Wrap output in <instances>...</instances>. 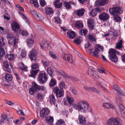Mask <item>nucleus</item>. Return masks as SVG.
<instances>
[{"label": "nucleus", "instance_id": "nucleus-19", "mask_svg": "<svg viewBox=\"0 0 125 125\" xmlns=\"http://www.w3.org/2000/svg\"><path fill=\"white\" fill-rule=\"evenodd\" d=\"M84 88L85 90L87 91H93L97 93L99 92V91L98 90L94 87H89L86 86H84Z\"/></svg>", "mask_w": 125, "mask_h": 125}, {"label": "nucleus", "instance_id": "nucleus-6", "mask_svg": "<svg viewBox=\"0 0 125 125\" xmlns=\"http://www.w3.org/2000/svg\"><path fill=\"white\" fill-rule=\"evenodd\" d=\"M30 11L36 20H41L43 18L42 15L38 11L31 10H30Z\"/></svg>", "mask_w": 125, "mask_h": 125}, {"label": "nucleus", "instance_id": "nucleus-3", "mask_svg": "<svg viewBox=\"0 0 125 125\" xmlns=\"http://www.w3.org/2000/svg\"><path fill=\"white\" fill-rule=\"evenodd\" d=\"M123 11L121 10L120 7H116L110 8L109 9V12L112 15L114 16H117L118 14L122 13Z\"/></svg>", "mask_w": 125, "mask_h": 125}, {"label": "nucleus", "instance_id": "nucleus-52", "mask_svg": "<svg viewBox=\"0 0 125 125\" xmlns=\"http://www.w3.org/2000/svg\"><path fill=\"white\" fill-rule=\"evenodd\" d=\"M99 53V52L96 49H95L94 51L93 52V55L96 57H99V56L98 54Z\"/></svg>", "mask_w": 125, "mask_h": 125}, {"label": "nucleus", "instance_id": "nucleus-9", "mask_svg": "<svg viewBox=\"0 0 125 125\" xmlns=\"http://www.w3.org/2000/svg\"><path fill=\"white\" fill-rule=\"evenodd\" d=\"M123 101L121 102L118 106L120 112L122 116L124 118H125V108L122 104Z\"/></svg>", "mask_w": 125, "mask_h": 125}, {"label": "nucleus", "instance_id": "nucleus-61", "mask_svg": "<svg viewBox=\"0 0 125 125\" xmlns=\"http://www.w3.org/2000/svg\"><path fill=\"white\" fill-rule=\"evenodd\" d=\"M85 48H87L89 47H91L92 45L89 42H87V43L85 44Z\"/></svg>", "mask_w": 125, "mask_h": 125}, {"label": "nucleus", "instance_id": "nucleus-4", "mask_svg": "<svg viewBox=\"0 0 125 125\" xmlns=\"http://www.w3.org/2000/svg\"><path fill=\"white\" fill-rule=\"evenodd\" d=\"M53 92L56 94V96L57 97H61L63 96L64 91L63 89H60L57 87L54 88Z\"/></svg>", "mask_w": 125, "mask_h": 125}, {"label": "nucleus", "instance_id": "nucleus-43", "mask_svg": "<svg viewBox=\"0 0 125 125\" xmlns=\"http://www.w3.org/2000/svg\"><path fill=\"white\" fill-rule=\"evenodd\" d=\"M47 71L48 74L51 77H52V72L51 68L50 67L48 68L47 70Z\"/></svg>", "mask_w": 125, "mask_h": 125}, {"label": "nucleus", "instance_id": "nucleus-14", "mask_svg": "<svg viewBox=\"0 0 125 125\" xmlns=\"http://www.w3.org/2000/svg\"><path fill=\"white\" fill-rule=\"evenodd\" d=\"M33 86L36 92H38L41 90L44 91L46 89L45 87L44 86H40L37 85L35 83H34L33 84Z\"/></svg>", "mask_w": 125, "mask_h": 125}, {"label": "nucleus", "instance_id": "nucleus-48", "mask_svg": "<svg viewBox=\"0 0 125 125\" xmlns=\"http://www.w3.org/2000/svg\"><path fill=\"white\" fill-rule=\"evenodd\" d=\"M20 33L22 36H27L28 34V32L27 31L23 30H21L20 31Z\"/></svg>", "mask_w": 125, "mask_h": 125}, {"label": "nucleus", "instance_id": "nucleus-56", "mask_svg": "<svg viewBox=\"0 0 125 125\" xmlns=\"http://www.w3.org/2000/svg\"><path fill=\"white\" fill-rule=\"evenodd\" d=\"M49 54L54 59H56L57 56L55 54L52 52H49Z\"/></svg>", "mask_w": 125, "mask_h": 125}, {"label": "nucleus", "instance_id": "nucleus-7", "mask_svg": "<svg viewBox=\"0 0 125 125\" xmlns=\"http://www.w3.org/2000/svg\"><path fill=\"white\" fill-rule=\"evenodd\" d=\"M12 30L14 32H17L20 28V25L15 21H12L11 24Z\"/></svg>", "mask_w": 125, "mask_h": 125}, {"label": "nucleus", "instance_id": "nucleus-59", "mask_svg": "<svg viewBox=\"0 0 125 125\" xmlns=\"http://www.w3.org/2000/svg\"><path fill=\"white\" fill-rule=\"evenodd\" d=\"M108 0H102L101 2V5H104L108 3Z\"/></svg>", "mask_w": 125, "mask_h": 125}, {"label": "nucleus", "instance_id": "nucleus-15", "mask_svg": "<svg viewBox=\"0 0 125 125\" xmlns=\"http://www.w3.org/2000/svg\"><path fill=\"white\" fill-rule=\"evenodd\" d=\"M4 66L6 68V70L8 72L10 73L11 71V69L12 66L10 63L8 62H4Z\"/></svg>", "mask_w": 125, "mask_h": 125}, {"label": "nucleus", "instance_id": "nucleus-37", "mask_svg": "<svg viewBox=\"0 0 125 125\" xmlns=\"http://www.w3.org/2000/svg\"><path fill=\"white\" fill-rule=\"evenodd\" d=\"M19 68L21 70L25 71H27V67H25L23 63H21L20 64Z\"/></svg>", "mask_w": 125, "mask_h": 125}, {"label": "nucleus", "instance_id": "nucleus-36", "mask_svg": "<svg viewBox=\"0 0 125 125\" xmlns=\"http://www.w3.org/2000/svg\"><path fill=\"white\" fill-rule=\"evenodd\" d=\"M6 57H7L9 60H12L14 59L15 58V55L13 54H10L7 55Z\"/></svg>", "mask_w": 125, "mask_h": 125}, {"label": "nucleus", "instance_id": "nucleus-26", "mask_svg": "<svg viewBox=\"0 0 125 125\" xmlns=\"http://www.w3.org/2000/svg\"><path fill=\"white\" fill-rule=\"evenodd\" d=\"M41 47L42 48H46L49 46V43L48 42L45 41H42L40 44Z\"/></svg>", "mask_w": 125, "mask_h": 125}, {"label": "nucleus", "instance_id": "nucleus-22", "mask_svg": "<svg viewBox=\"0 0 125 125\" xmlns=\"http://www.w3.org/2000/svg\"><path fill=\"white\" fill-rule=\"evenodd\" d=\"M113 88L114 89L118 92L119 94L121 95H125V94L121 91V89L119 88L118 86L114 85L113 86Z\"/></svg>", "mask_w": 125, "mask_h": 125}, {"label": "nucleus", "instance_id": "nucleus-17", "mask_svg": "<svg viewBox=\"0 0 125 125\" xmlns=\"http://www.w3.org/2000/svg\"><path fill=\"white\" fill-rule=\"evenodd\" d=\"M26 42L27 46L29 47H32L34 42V38L33 37H32L27 39Z\"/></svg>", "mask_w": 125, "mask_h": 125}, {"label": "nucleus", "instance_id": "nucleus-64", "mask_svg": "<svg viewBox=\"0 0 125 125\" xmlns=\"http://www.w3.org/2000/svg\"><path fill=\"white\" fill-rule=\"evenodd\" d=\"M55 22L57 23H60L61 22V20L59 17H55L54 18Z\"/></svg>", "mask_w": 125, "mask_h": 125}, {"label": "nucleus", "instance_id": "nucleus-1", "mask_svg": "<svg viewBox=\"0 0 125 125\" xmlns=\"http://www.w3.org/2000/svg\"><path fill=\"white\" fill-rule=\"evenodd\" d=\"M73 107L76 110H78L83 113L88 111L91 112V110L89 107L88 103L85 101H79L76 104H74Z\"/></svg>", "mask_w": 125, "mask_h": 125}, {"label": "nucleus", "instance_id": "nucleus-45", "mask_svg": "<svg viewBox=\"0 0 125 125\" xmlns=\"http://www.w3.org/2000/svg\"><path fill=\"white\" fill-rule=\"evenodd\" d=\"M81 39L82 38L81 37H79V38L74 40V42L75 43L79 44L81 42Z\"/></svg>", "mask_w": 125, "mask_h": 125}, {"label": "nucleus", "instance_id": "nucleus-25", "mask_svg": "<svg viewBox=\"0 0 125 125\" xmlns=\"http://www.w3.org/2000/svg\"><path fill=\"white\" fill-rule=\"evenodd\" d=\"M57 83L55 79L52 78L51 79L49 83V86L50 87H51L55 85Z\"/></svg>", "mask_w": 125, "mask_h": 125}, {"label": "nucleus", "instance_id": "nucleus-5", "mask_svg": "<svg viewBox=\"0 0 125 125\" xmlns=\"http://www.w3.org/2000/svg\"><path fill=\"white\" fill-rule=\"evenodd\" d=\"M48 79L47 74L45 73H41L39 74L38 80L41 84L45 83Z\"/></svg>", "mask_w": 125, "mask_h": 125}, {"label": "nucleus", "instance_id": "nucleus-60", "mask_svg": "<svg viewBox=\"0 0 125 125\" xmlns=\"http://www.w3.org/2000/svg\"><path fill=\"white\" fill-rule=\"evenodd\" d=\"M40 2L41 5L42 7L44 6L46 4L44 0H40Z\"/></svg>", "mask_w": 125, "mask_h": 125}, {"label": "nucleus", "instance_id": "nucleus-13", "mask_svg": "<svg viewBox=\"0 0 125 125\" xmlns=\"http://www.w3.org/2000/svg\"><path fill=\"white\" fill-rule=\"evenodd\" d=\"M107 125H119L118 122L114 118H110L107 121Z\"/></svg>", "mask_w": 125, "mask_h": 125}, {"label": "nucleus", "instance_id": "nucleus-12", "mask_svg": "<svg viewBox=\"0 0 125 125\" xmlns=\"http://www.w3.org/2000/svg\"><path fill=\"white\" fill-rule=\"evenodd\" d=\"M109 15L106 13H101L99 15V18L101 20L103 21L107 20L109 18Z\"/></svg>", "mask_w": 125, "mask_h": 125}, {"label": "nucleus", "instance_id": "nucleus-21", "mask_svg": "<svg viewBox=\"0 0 125 125\" xmlns=\"http://www.w3.org/2000/svg\"><path fill=\"white\" fill-rule=\"evenodd\" d=\"M89 29L91 30L94 29V22L92 19L89 20L87 21Z\"/></svg>", "mask_w": 125, "mask_h": 125}, {"label": "nucleus", "instance_id": "nucleus-8", "mask_svg": "<svg viewBox=\"0 0 125 125\" xmlns=\"http://www.w3.org/2000/svg\"><path fill=\"white\" fill-rule=\"evenodd\" d=\"M62 58L65 61L70 63H72L73 61L72 56L69 54H64L63 55Z\"/></svg>", "mask_w": 125, "mask_h": 125}, {"label": "nucleus", "instance_id": "nucleus-32", "mask_svg": "<svg viewBox=\"0 0 125 125\" xmlns=\"http://www.w3.org/2000/svg\"><path fill=\"white\" fill-rule=\"evenodd\" d=\"M45 10L46 13L49 15L52 14L53 12V9L51 8L47 7L46 8Z\"/></svg>", "mask_w": 125, "mask_h": 125}, {"label": "nucleus", "instance_id": "nucleus-34", "mask_svg": "<svg viewBox=\"0 0 125 125\" xmlns=\"http://www.w3.org/2000/svg\"><path fill=\"white\" fill-rule=\"evenodd\" d=\"M123 42L122 40H120L118 42L116 43V48L117 49H119L122 47V44Z\"/></svg>", "mask_w": 125, "mask_h": 125}, {"label": "nucleus", "instance_id": "nucleus-24", "mask_svg": "<svg viewBox=\"0 0 125 125\" xmlns=\"http://www.w3.org/2000/svg\"><path fill=\"white\" fill-rule=\"evenodd\" d=\"M85 10V9L83 8L80 9L77 11L76 14L79 16H82L84 14Z\"/></svg>", "mask_w": 125, "mask_h": 125}, {"label": "nucleus", "instance_id": "nucleus-55", "mask_svg": "<svg viewBox=\"0 0 125 125\" xmlns=\"http://www.w3.org/2000/svg\"><path fill=\"white\" fill-rule=\"evenodd\" d=\"M58 73L60 74L64 77H66L67 76V74L62 70H59L58 71Z\"/></svg>", "mask_w": 125, "mask_h": 125}, {"label": "nucleus", "instance_id": "nucleus-2", "mask_svg": "<svg viewBox=\"0 0 125 125\" xmlns=\"http://www.w3.org/2000/svg\"><path fill=\"white\" fill-rule=\"evenodd\" d=\"M109 54V58L112 62H116L118 61V57L116 56V54H119V53L116 50L113 49H110L108 52Z\"/></svg>", "mask_w": 125, "mask_h": 125}, {"label": "nucleus", "instance_id": "nucleus-35", "mask_svg": "<svg viewBox=\"0 0 125 125\" xmlns=\"http://www.w3.org/2000/svg\"><path fill=\"white\" fill-rule=\"evenodd\" d=\"M45 118L46 121L49 123H51L53 121V118L52 116L47 117V116Z\"/></svg>", "mask_w": 125, "mask_h": 125}, {"label": "nucleus", "instance_id": "nucleus-50", "mask_svg": "<svg viewBox=\"0 0 125 125\" xmlns=\"http://www.w3.org/2000/svg\"><path fill=\"white\" fill-rule=\"evenodd\" d=\"M67 78L71 79L73 81H78L79 80L75 77L72 76H69L67 77Z\"/></svg>", "mask_w": 125, "mask_h": 125}, {"label": "nucleus", "instance_id": "nucleus-53", "mask_svg": "<svg viewBox=\"0 0 125 125\" xmlns=\"http://www.w3.org/2000/svg\"><path fill=\"white\" fill-rule=\"evenodd\" d=\"M34 89L33 86L30 88L29 89L30 94L31 95L33 94L34 93Z\"/></svg>", "mask_w": 125, "mask_h": 125}, {"label": "nucleus", "instance_id": "nucleus-58", "mask_svg": "<svg viewBox=\"0 0 125 125\" xmlns=\"http://www.w3.org/2000/svg\"><path fill=\"white\" fill-rule=\"evenodd\" d=\"M5 54L4 50L2 47H0V55L3 56Z\"/></svg>", "mask_w": 125, "mask_h": 125}, {"label": "nucleus", "instance_id": "nucleus-38", "mask_svg": "<svg viewBox=\"0 0 125 125\" xmlns=\"http://www.w3.org/2000/svg\"><path fill=\"white\" fill-rule=\"evenodd\" d=\"M97 13L95 11L94 9H93L89 13L90 15L92 17H94L96 15Z\"/></svg>", "mask_w": 125, "mask_h": 125}, {"label": "nucleus", "instance_id": "nucleus-29", "mask_svg": "<svg viewBox=\"0 0 125 125\" xmlns=\"http://www.w3.org/2000/svg\"><path fill=\"white\" fill-rule=\"evenodd\" d=\"M75 25L78 29H80L83 27V24L81 22L78 21L76 22Z\"/></svg>", "mask_w": 125, "mask_h": 125}, {"label": "nucleus", "instance_id": "nucleus-42", "mask_svg": "<svg viewBox=\"0 0 125 125\" xmlns=\"http://www.w3.org/2000/svg\"><path fill=\"white\" fill-rule=\"evenodd\" d=\"M68 103L70 105L73 104L74 102V100L72 98L68 97L67 98Z\"/></svg>", "mask_w": 125, "mask_h": 125}, {"label": "nucleus", "instance_id": "nucleus-62", "mask_svg": "<svg viewBox=\"0 0 125 125\" xmlns=\"http://www.w3.org/2000/svg\"><path fill=\"white\" fill-rule=\"evenodd\" d=\"M7 37L8 41H10V39H12L13 37V35L11 34H9L7 35Z\"/></svg>", "mask_w": 125, "mask_h": 125}, {"label": "nucleus", "instance_id": "nucleus-11", "mask_svg": "<svg viewBox=\"0 0 125 125\" xmlns=\"http://www.w3.org/2000/svg\"><path fill=\"white\" fill-rule=\"evenodd\" d=\"M50 111L47 108H44L41 111L40 116L42 118H45L49 114Z\"/></svg>", "mask_w": 125, "mask_h": 125}, {"label": "nucleus", "instance_id": "nucleus-20", "mask_svg": "<svg viewBox=\"0 0 125 125\" xmlns=\"http://www.w3.org/2000/svg\"><path fill=\"white\" fill-rule=\"evenodd\" d=\"M67 33L68 37L71 39L74 38L76 36L75 33L73 31H68Z\"/></svg>", "mask_w": 125, "mask_h": 125}, {"label": "nucleus", "instance_id": "nucleus-44", "mask_svg": "<svg viewBox=\"0 0 125 125\" xmlns=\"http://www.w3.org/2000/svg\"><path fill=\"white\" fill-rule=\"evenodd\" d=\"M39 66L38 63L36 62L34 63H33L31 66V68L33 69H36L38 68Z\"/></svg>", "mask_w": 125, "mask_h": 125}, {"label": "nucleus", "instance_id": "nucleus-10", "mask_svg": "<svg viewBox=\"0 0 125 125\" xmlns=\"http://www.w3.org/2000/svg\"><path fill=\"white\" fill-rule=\"evenodd\" d=\"M88 72L89 75L93 77H95L97 76V72L95 71L94 68L91 66L89 67Z\"/></svg>", "mask_w": 125, "mask_h": 125}, {"label": "nucleus", "instance_id": "nucleus-57", "mask_svg": "<svg viewBox=\"0 0 125 125\" xmlns=\"http://www.w3.org/2000/svg\"><path fill=\"white\" fill-rule=\"evenodd\" d=\"M26 53L24 50L22 49L21 52V55L23 57H24L26 56Z\"/></svg>", "mask_w": 125, "mask_h": 125}, {"label": "nucleus", "instance_id": "nucleus-51", "mask_svg": "<svg viewBox=\"0 0 125 125\" xmlns=\"http://www.w3.org/2000/svg\"><path fill=\"white\" fill-rule=\"evenodd\" d=\"M87 32V31L86 29H83L81 30L80 31V34L84 35L86 34Z\"/></svg>", "mask_w": 125, "mask_h": 125}, {"label": "nucleus", "instance_id": "nucleus-28", "mask_svg": "<svg viewBox=\"0 0 125 125\" xmlns=\"http://www.w3.org/2000/svg\"><path fill=\"white\" fill-rule=\"evenodd\" d=\"M39 71V70H38L32 71L31 72V74L29 75V76L32 77L34 79L35 78V76L38 73Z\"/></svg>", "mask_w": 125, "mask_h": 125}, {"label": "nucleus", "instance_id": "nucleus-23", "mask_svg": "<svg viewBox=\"0 0 125 125\" xmlns=\"http://www.w3.org/2000/svg\"><path fill=\"white\" fill-rule=\"evenodd\" d=\"M54 5L56 8H61L62 6V3L60 0H56L54 3Z\"/></svg>", "mask_w": 125, "mask_h": 125}, {"label": "nucleus", "instance_id": "nucleus-39", "mask_svg": "<svg viewBox=\"0 0 125 125\" xmlns=\"http://www.w3.org/2000/svg\"><path fill=\"white\" fill-rule=\"evenodd\" d=\"M88 38L89 40L92 42H95L96 41V38L93 36L91 34H89L88 36Z\"/></svg>", "mask_w": 125, "mask_h": 125}, {"label": "nucleus", "instance_id": "nucleus-63", "mask_svg": "<svg viewBox=\"0 0 125 125\" xmlns=\"http://www.w3.org/2000/svg\"><path fill=\"white\" fill-rule=\"evenodd\" d=\"M97 71L99 73H105V72L104 71L103 68L98 69H97Z\"/></svg>", "mask_w": 125, "mask_h": 125}, {"label": "nucleus", "instance_id": "nucleus-40", "mask_svg": "<svg viewBox=\"0 0 125 125\" xmlns=\"http://www.w3.org/2000/svg\"><path fill=\"white\" fill-rule=\"evenodd\" d=\"M64 121L63 120L60 119L58 120L56 123V125H62L64 123Z\"/></svg>", "mask_w": 125, "mask_h": 125}, {"label": "nucleus", "instance_id": "nucleus-41", "mask_svg": "<svg viewBox=\"0 0 125 125\" xmlns=\"http://www.w3.org/2000/svg\"><path fill=\"white\" fill-rule=\"evenodd\" d=\"M7 118V116L5 115H1V117L0 120V123H2Z\"/></svg>", "mask_w": 125, "mask_h": 125}, {"label": "nucleus", "instance_id": "nucleus-54", "mask_svg": "<svg viewBox=\"0 0 125 125\" xmlns=\"http://www.w3.org/2000/svg\"><path fill=\"white\" fill-rule=\"evenodd\" d=\"M59 85L60 89H63L65 88V83L63 81H62L60 82L59 84Z\"/></svg>", "mask_w": 125, "mask_h": 125}, {"label": "nucleus", "instance_id": "nucleus-30", "mask_svg": "<svg viewBox=\"0 0 125 125\" xmlns=\"http://www.w3.org/2000/svg\"><path fill=\"white\" fill-rule=\"evenodd\" d=\"M50 102L52 104H54L56 102V100L54 96L52 94L50 95L49 96Z\"/></svg>", "mask_w": 125, "mask_h": 125}, {"label": "nucleus", "instance_id": "nucleus-46", "mask_svg": "<svg viewBox=\"0 0 125 125\" xmlns=\"http://www.w3.org/2000/svg\"><path fill=\"white\" fill-rule=\"evenodd\" d=\"M64 5L66 9H70L71 6L68 2H64Z\"/></svg>", "mask_w": 125, "mask_h": 125}, {"label": "nucleus", "instance_id": "nucleus-33", "mask_svg": "<svg viewBox=\"0 0 125 125\" xmlns=\"http://www.w3.org/2000/svg\"><path fill=\"white\" fill-rule=\"evenodd\" d=\"M99 52H102L104 49L101 46L99 45H97L95 47V49Z\"/></svg>", "mask_w": 125, "mask_h": 125}, {"label": "nucleus", "instance_id": "nucleus-27", "mask_svg": "<svg viewBox=\"0 0 125 125\" xmlns=\"http://www.w3.org/2000/svg\"><path fill=\"white\" fill-rule=\"evenodd\" d=\"M79 121L80 124L83 125H85L86 123L85 118L81 116H79Z\"/></svg>", "mask_w": 125, "mask_h": 125}, {"label": "nucleus", "instance_id": "nucleus-31", "mask_svg": "<svg viewBox=\"0 0 125 125\" xmlns=\"http://www.w3.org/2000/svg\"><path fill=\"white\" fill-rule=\"evenodd\" d=\"M103 105L105 107L108 109L112 108L113 109H114L115 108V107L114 106H113L112 105L110 104H109L107 103H104L103 104Z\"/></svg>", "mask_w": 125, "mask_h": 125}, {"label": "nucleus", "instance_id": "nucleus-49", "mask_svg": "<svg viewBox=\"0 0 125 125\" xmlns=\"http://www.w3.org/2000/svg\"><path fill=\"white\" fill-rule=\"evenodd\" d=\"M4 40L2 37H0V46H4L5 45V43L4 41Z\"/></svg>", "mask_w": 125, "mask_h": 125}, {"label": "nucleus", "instance_id": "nucleus-16", "mask_svg": "<svg viewBox=\"0 0 125 125\" xmlns=\"http://www.w3.org/2000/svg\"><path fill=\"white\" fill-rule=\"evenodd\" d=\"M37 52L35 49H33L30 52L29 57L30 59L33 60H35L36 59Z\"/></svg>", "mask_w": 125, "mask_h": 125}, {"label": "nucleus", "instance_id": "nucleus-47", "mask_svg": "<svg viewBox=\"0 0 125 125\" xmlns=\"http://www.w3.org/2000/svg\"><path fill=\"white\" fill-rule=\"evenodd\" d=\"M114 19L115 21L117 22H119L121 20V18L118 16V15L116 16H114Z\"/></svg>", "mask_w": 125, "mask_h": 125}, {"label": "nucleus", "instance_id": "nucleus-18", "mask_svg": "<svg viewBox=\"0 0 125 125\" xmlns=\"http://www.w3.org/2000/svg\"><path fill=\"white\" fill-rule=\"evenodd\" d=\"M5 81L9 83H10L12 79L11 75L9 74H6L4 76Z\"/></svg>", "mask_w": 125, "mask_h": 125}]
</instances>
